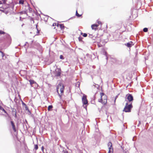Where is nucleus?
<instances>
[{"mask_svg": "<svg viewBox=\"0 0 153 153\" xmlns=\"http://www.w3.org/2000/svg\"><path fill=\"white\" fill-rule=\"evenodd\" d=\"M64 89V86L61 83H59L57 87V91L60 98L63 93Z\"/></svg>", "mask_w": 153, "mask_h": 153, "instance_id": "nucleus-1", "label": "nucleus"}, {"mask_svg": "<svg viewBox=\"0 0 153 153\" xmlns=\"http://www.w3.org/2000/svg\"><path fill=\"white\" fill-rule=\"evenodd\" d=\"M101 96L100 99H99V102H101L103 104H105L107 102V97L103 93H101L100 94Z\"/></svg>", "mask_w": 153, "mask_h": 153, "instance_id": "nucleus-2", "label": "nucleus"}, {"mask_svg": "<svg viewBox=\"0 0 153 153\" xmlns=\"http://www.w3.org/2000/svg\"><path fill=\"white\" fill-rule=\"evenodd\" d=\"M131 104L128 105V103H126V105L123 111L125 112H130L131 111V109L132 108Z\"/></svg>", "mask_w": 153, "mask_h": 153, "instance_id": "nucleus-3", "label": "nucleus"}, {"mask_svg": "<svg viewBox=\"0 0 153 153\" xmlns=\"http://www.w3.org/2000/svg\"><path fill=\"white\" fill-rule=\"evenodd\" d=\"M82 101L84 107L86 109L87 105H86L88 104V101L87 99V96L84 94H83L82 98Z\"/></svg>", "mask_w": 153, "mask_h": 153, "instance_id": "nucleus-4", "label": "nucleus"}, {"mask_svg": "<svg viewBox=\"0 0 153 153\" xmlns=\"http://www.w3.org/2000/svg\"><path fill=\"white\" fill-rule=\"evenodd\" d=\"M133 100V97L130 94H128L126 95L125 101L131 102Z\"/></svg>", "mask_w": 153, "mask_h": 153, "instance_id": "nucleus-5", "label": "nucleus"}, {"mask_svg": "<svg viewBox=\"0 0 153 153\" xmlns=\"http://www.w3.org/2000/svg\"><path fill=\"white\" fill-rule=\"evenodd\" d=\"M108 145L109 149L108 153H113V149L112 147V143L109 142L108 143Z\"/></svg>", "mask_w": 153, "mask_h": 153, "instance_id": "nucleus-6", "label": "nucleus"}, {"mask_svg": "<svg viewBox=\"0 0 153 153\" xmlns=\"http://www.w3.org/2000/svg\"><path fill=\"white\" fill-rule=\"evenodd\" d=\"M61 70L59 68H56L55 70V75L56 76H59L60 75Z\"/></svg>", "mask_w": 153, "mask_h": 153, "instance_id": "nucleus-7", "label": "nucleus"}, {"mask_svg": "<svg viewBox=\"0 0 153 153\" xmlns=\"http://www.w3.org/2000/svg\"><path fill=\"white\" fill-rule=\"evenodd\" d=\"M98 26V25L94 24L91 25V27L92 30H96L97 29V27Z\"/></svg>", "mask_w": 153, "mask_h": 153, "instance_id": "nucleus-8", "label": "nucleus"}, {"mask_svg": "<svg viewBox=\"0 0 153 153\" xmlns=\"http://www.w3.org/2000/svg\"><path fill=\"white\" fill-rule=\"evenodd\" d=\"M125 45L128 47H130L133 45V42H130L127 44H125Z\"/></svg>", "mask_w": 153, "mask_h": 153, "instance_id": "nucleus-9", "label": "nucleus"}, {"mask_svg": "<svg viewBox=\"0 0 153 153\" xmlns=\"http://www.w3.org/2000/svg\"><path fill=\"white\" fill-rule=\"evenodd\" d=\"M11 123L12 126V128L14 131L15 132L16 131V129L15 128V126L14 124V123L13 122V121H11Z\"/></svg>", "mask_w": 153, "mask_h": 153, "instance_id": "nucleus-10", "label": "nucleus"}, {"mask_svg": "<svg viewBox=\"0 0 153 153\" xmlns=\"http://www.w3.org/2000/svg\"><path fill=\"white\" fill-rule=\"evenodd\" d=\"M0 111H3L5 113H6V112L4 109L1 106H0Z\"/></svg>", "mask_w": 153, "mask_h": 153, "instance_id": "nucleus-11", "label": "nucleus"}, {"mask_svg": "<svg viewBox=\"0 0 153 153\" xmlns=\"http://www.w3.org/2000/svg\"><path fill=\"white\" fill-rule=\"evenodd\" d=\"M29 82L31 85L35 83L33 80H29Z\"/></svg>", "mask_w": 153, "mask_h": 153, "instance_id": "nucleus-12", "label": "nucleus"}, {"mask_svg": "<svg viewBox=\"0 0 153 153\" xmlns=\"http://www.w3.org/2000/svg\"><path fill=\"white\" fill-rule=\"evenodd\" d=\"M24 1L23 0H21L19 1V3L20 4H23Z\"/></svg>", "mask_w": 153, "mask_h": 153, "instance_id": "nucleus-13", "label": "nucleus"}, {"mask_svg": "<svg viewBox=\"0 0 153 153\" xmlns=\"http://www.w3.org/2000/svg\"><path fill=\"white\" fill-rule=\"evenodd\" d=\"M53 108V106L52 105H49L48 107V111H50L51 109H52Z\"/></svg>", "mask_w": 153, "mask_h": 153, "instance_id": "nucleus-14", "label": "nucleus"}, {"mask_svg": "<svg viewBox=\"0 0 153 153\" xmlns=\"http://www.w3.org/2000/svg\"><path fill=\"white\" fill-rule=\"evenodd\" d=\"M59 27L61 29H63L64 27V26L62 25H59Z\"/></svg>", "mask_w": 153, "mask_h": 153, "instance_id": "nucleus-15", "label": "nucleus"}, {"mask_svg": "<svg viewBox=\"0 0 153 153\" xmlns=\"http://www.w3.org/2000/svg\"><path fill=\"white\" fill-rule=\"evenodd\" d=\"M13 114H14L15 117H16V112L15 111H13Z\"/></svg>", "mask_w": 153, "mask_h": 153, "instance_id": "nucleus-16", "label": "nucleus"}, {"mask_svg": "<svg viewBox=\"0 0 153 153\" xmlns=\"http://www.w3.org/2000/svg\"><path fill=\"white\" fill-rule=\"evenodd\" d=\"M76 15L77 16H78V17H80L81 16V15H79V14L78 13V12H77V10L76 11Z\"/></svg>", "mask_w": 153, "mask_h": 153, "instance_id": "nucleus-17", "label": "nucleus"}, {"mask_svg": "<svg viewBox=\"0 0 153 153\" xmlns=\"http://www.w3.org/2000/svg\"><path fill=\"white\" fill-rule=\"evenodd\" d=\"M143 30L144 32H147L148 31V29L146 28H145L143 29Z\"/></svg>", "mask_w": 153, "mask_h": 153, "instance_id": "nucleus-18", "label": "nucleus"}, {"mask_svg": "<svg viewBox=\"0 0 153 153\" xmlns=\"http://www.w3.org/2000/svg\"><path fill=\"white\" fill-rule=\"evenodd\" d=\"M38 146L37 145H35L34 148L36 150H37L38 149Z\"/></svg>", "mask_w": 153, "mask_h": 153, "instance_id": "nucleus-19", "label": "nucleus"}, {"mask_svg": "<svg viewBox=\"0 0 153 153\" xmlns=\"http://www.w3.org/2000/svg\"><path fill=\"white\" fill-rule=\"evenodd\" d=\"M83 36L84 37H86L87 36V34L85 33H83Z\"/></svg>", "mask_w": 153, "mask_h": 153, "instance_id": "nucleus-20", "label": "nucleus"}, {"mask_svg": "<svg viewBox=\"0 0 153 153\" xmlns=\"http://www.w3.org/2000/svg\"><path fill=\"white\" fill-rule=\"evenodd\" d=\"M4 32L0 30V34H2L4 33Z\"/></svg>", "mask_w": 153, "mask_h": 153, "instance_id": "nucleus-21", "label": "nucleus"}, {"mask_svg": "<svg viewBox=\"0 0 153 153\" xmlns=\"http://www.w3.org/2000/svg\"><path fill=\"white\" fill-rule=\"evenodd\" d=\"M60 59H63V56L62 55H61L60 56Z\"/></svg>", "mask_w": 153, "mask_h": 153, "instance_id": "nucleus-22", "label": "nucleus"}, {"mask_svg": "<svg viewBox=\"0 0 153 153\" xmlns=\"http://www.w3.org/2000/svg\"><path fill=\"white\" fill-rule=\"evenodd\" d=\"M0 52H1L2 54V57H3V56H4V54L1 51H0Z\"/></svg>", "mask_w": 153, "mask_h": 153, "instance_id": "nucleus-23", "label": "nucleus"}, {"mask_svg": "<svg viewBox=\"0 0 153 153\" xmlns=\"http://www.w3.org/2000/svg\"><path fill=\"white\" fill-rule=\"evenodd\" d=\"M98 24L97 25H99L101 24V22H100V21H98Z\"/></svg>", "mask_w": 153, "mask_h": 153, "instance_id": "nucleus-24", "label": "nucleus"}, {"mask_svg": "<svg viewBox=\"0 0 153 153\" xmlns=\"http://www.w3.org/2000/svg\"><path fill=\"white\" fill-rule=\"evenodd\" d=\"M53 26H56V23H53Z\"/></svg>", "mask_w": 153, "mask_h": 153, "instance_id": "nucleus-25", "label": "nucleus"}, {"mask_svg": "<svg viewBox=\"0 0 153 153\" xmlns=\"http://www.w3.org/2000/svg\"><path fill=\"white\" fill-rule=\"evenodd\" d=\"M59 25H60L59 24H56V25H57V27H59Z\"/></svg>", "mask_w": 153, "mask_h": 153, "instance_id": "nucleus-26", "label": "nucleus"}, {"mask_svg": "<svg viewBox=\"0 0 153 153\" xmlns=\"http://www.w3.org/2000/svg\"><path fill=\"white\" fill-rule=\"evenodd\" d=\"M37 25H36V29H37V33H39V32H38L39 31H38V29H37Z\"/></svg>", "mask_w": 153, "mask_h": 153, "instance_id": "nucleus-27", "label": "nucleus"}, {"mask_svg": "<svg viewBox=\"0 0 153 153\" xmlns=\"http://www.w3.org/2000/svg\"><path fill=\"white\" fill-rule=\"evenodd\" d=\"M44 149V147L43 146H42V150L43 151Z\"/></svg>", "mask_w": 153, "mask_h": 153, "instance_id": "nucleus-28", "label": "nucleus"}, {"mask_svg": "<svg viewBox=\"0 0 153 153\" xmlns=\"http://www.w3.org/2000/svg\"><path fill=\"white\" fill-rule=\"evenodd\" d=\"M25 109H26V110H27V107H25Z\"/></svg>", "mask_w": 153, "mask_h": 153, "instance_id": "nucleus-29", "label": "nucleus"}, {"mask_svg": "<svg viewBox=\"0 0 153 153\" xmlns=\"http://www.w3.org/2000/svg\"><path fill=\"white\" fill-rule=\"evenodd\" d=\"M79 41L81 40V38L80 37H79Z\"/></svg>", "mask_w": 153, "mask_h": 153, "instance_id": "nucleus-30", "label": "nucleus"}, {"mask_svg": "<svg viewBox=\"0 0 153 153\" xmlns=\"http://www.w3.org/2000/svg\"><path fill=\"white\" fill-rule=\"evenodd\" d=\"M22 104H23V105H26L24 102L22 103Z\"/></svg>", "mask_w": 153, "mask_h": 153, "instance_id": "nucleus-31", "label": "nucleus"}, {"mask_svg": "<svg viewBox=\"0 0 153 153\" xmlns=\"http://www.w3.org/2000/svg\"><path fill=\"white\" fill-rule=\"evenodd\" d=\"M2 3L1 2V1H0V4H2Z\"/></svg>", "mask_w": 153, "mask_h": 153, "instance_id": "nucleus-32", "label": "nucleus"}]
</instances>
